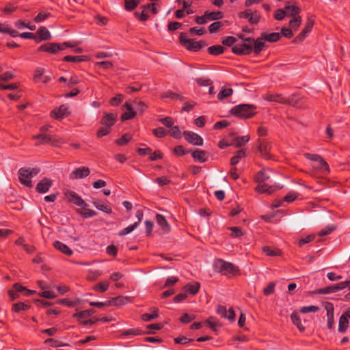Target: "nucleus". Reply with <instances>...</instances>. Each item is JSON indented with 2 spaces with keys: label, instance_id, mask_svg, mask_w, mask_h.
<instances>
[{
  "label": "nucleus",
  "instance_id": "obj_1",
  "mask_svg": "<svg viewBox=\"0 0 350 350\" xmlns=\"http://www.w3.org/2000/svg\"><path fill=\"white\" fill-rule=\"evenodd\" d=\"M256 106L250 104H241L232 107L230 112L234 116L243 119H247L253 117L256 111Z\"/></svg>",
  "mask_w": 350,
  "mask_h": 350
},
{
  "label": "nucleus",
  "instance_id": "obj_2",
  "mask_svg": "<svg viewBox=\"0 0 350 350\" xmlns=\"http://www.w3.org/2000/svg\"><path fill=\"white\" fill-rule=\"evenodd\" d=\"M40 171V168L38 167H21L18 170V179L20 183L26 187H31V178L36 176Z\"/></svg>",
  "mask_w": 350,
  "mask_h": 350
},
{
  "label": "nucleus",
  "instance_id": "obj_3",
  "mask_svg": "<svg viewBox=\"0 0 350 350\" xmlns=\"http://www.w3.org/2000/svg\"><path fill=\"white\" fill-rule=\"evenodd\" d=\"M75 44L71 42H64L63 43H46L40 46L38 49V51H45L51 54H55L59 51H63L66 48H72Z\"/></svg>",
  "mask_w": 350,
  "mask_h": 350
},
{
  "label": "nucleus",
  "instance_id": "obj_4",
  "mask_svg": "<svg viewBox=\"0 0 350 350\" xmlns=\"http://www.w3.org/2000/svg\"><path fill=\"white\" fill-rule=\"evenodd\" d=\"M244 42L241 44H235L232 48V51L237 55H249L252 51V43H254V38H245L243 39Z\"/></svg>",
  "mask_w": 350,
  "mask_h": 350
},
{
  "label": "nucleus",
  "instance_id": "obj_5",
  "mask_svg": "<svg viewBox=\"0 0 350 350\" xmlns=\"http://www.w3.org/2000/svg\"><path fill=\"white\" fill-rule=\"evenodd\" d=\"M179 39L180 44L187 49L191 51H198L204 46V42L196 41L194 39L188 38L184 33L180 34Z\"/></svg>",
  "mask_w": 350,
  "mask_h": 350
},
{
  "label": "nucleus",
  "instance_id": "obj_6",
  "mask_svg": "<svg viewBox=\"0 0 350 350\" xmlns=\"http://www.w3.org/2000/svg\"><path fill=\"white\" fill-rule=\"evenodd\" d=\"M215 265L218 271L224 275L232 274L237 271V267L233 264L221 259L217 260Z\"/></svg>",
  "mask_w": 350,
  "mask_h": 350
},
{
  "label": "nucleus",
  "instance_id": "obj_7",
  "mask_svg": "<svg viewBox=\"0 0 350 350\" xmlns=\"http://www.w3.org/2000/svg\"><path fill=\"white\" fill-rule=\"evenodd\" d=\"M348 282H341L340 283L332 284L329 286H327L325 288H319L316 291V293L317 294H329L332 293L338 292L340 290H342L349 286Z\"/></svg>",
  "mask_w": 350,
  "mask_h": 350
},
{
  "label": "nucleus",
  "instance_id": "obj_8",
  "mask_svg": "<svg viewBox=\"0 0 350 350\" xmlns=\"http://www.w3.org/2000/svg\"><path fill=\"white\" fill-rule=\"evenodd\" d=\"M185 139L191 144L196 146H202L203 139L198 134L189 131H185L183 133Z\"/></svg>",
  "mask_w": 350,
  "mask_h": 350
},
{
  "label": "nucleus",
  "instance_id": "obj_9",
  "mask_svg": "<svg viewBox=\"0 0 350 350\" xmlns=\"http://www.w3.org/2000/svg\"><path fill=\"white\" fill-rule=\"evenodd\" d=\"M65 195L70 202L76 204L78 206H81L83 208L88 206V204L75 191H67Z\"/></svg>",
  "mask_w": 350,
  "mask_h": 350
},
{
  "label": "nucleus",
  "instance_id": "obj_10",
  "mask_svg": "<svg viewBox=\"0 0 350 350\" xmlns=\"http://www.w3.org/2000/svg\"><path fill=\"white\" fill-rule=\"evenodd\" d=\"M313 21H308L304 27V29L300 32V33L296 36L293 42L295 44L299 43L302 42L308 36V33L311 31L313 27Z\"/></svg>",
  "mask_w": 350,
  "mask_h": 350
},
{
  "label": "nucleus",
  "instance_id": "obj_11",
  "mask_svg": "<svg viewBox=\"0 0 350 350\" xmlns=\"http://www.w3.org/2000/svg\"><path fill=\"white\" fill-rule=\"evenodd\" d=\"M258 149L262 157L269 159L270 144L266 139H258Z\"/></svg>",
  "mask_w": 350,
  "mask_h": 350
},
{
  "label": "nucleus",
  "instance_id": "obj_12",
  "mask_svg": "<svg viewBox=\"0 0 350 350\" xmlns=\"http://www.w3.org/2000/svg\"><path fill=\"white\" fill-rule=\"evenodd\" d=\"M90 174V169L87 167H81L77 168L70 174L71 179H81L87 177Z\"/></svg>",
  "mask_w": 350,
  "mask_h": 350
},
{
  "label": "nucleus",
  "instance_id": "obj_13",
  "mask_svg": "<svg viewBox=\"0 0 350 350\" xmlns=\"http://www.w3.org/2000/svg\"><path fill=\"white\" fill-rule=\"evenodd\" d=\"M68 113V107L62 105L59 107L53 109L51 113V116L55 119L60 120L66 116Z\"/></svg>",
  "mask_w": 350,
  "mask_h": 350
},
{
  "label": "nucleus",
  "instance_id": "obj_14",
  "mask_svg": "<svg viewBox=\"0 0 350 350\" xmlns=\"http://www.w3.org/2000/svg\"><path fill=\"white\" fill-rule=\"evenodd\" d=\"M117 120V115L116 113H105L103 118L100 120V124L107 126L109 128H111Z\"/></svg>",
  "mask_w": 350,
  "mask_h": 350
},
{
  "label": "nucleus",
  "instance_id": "obj_15",
  "mask_svg": "<svg viewBox=\"0 0 350 350\" xmlns=\"http://www.w3.org/2000/svg\"><path fill=\"white\" fill-rule=\"evenodd\" d=\"M131 298L129 297H124V296H118L116 297H113L111 299L109 300V306H120L122 305H125L128 303L131 302Z\"/></svg>",
  "mask_w": 350,
  "mask_h": 350
},
{
  "label": "nucleus",
  "instance_id": "obj_16",
  "mask_svg": "<svg viewBox=\"0 0 350 350\" xmlns=\"http://www.w3.org/2000/svg\"><path fill=\"white\" fill-rule=\"evenodd\" d=\"M52 185V181L46 178H44L41 180L36 186V191L39 193L47 192Z\"/></svg>",
  "mask_w": 350,
  "mask_h": 350
},
{
  "label": "nucleus",
  "instance_id": "obj_17",
  "mask_svg": "<svg viewBox=\"0 0 350 350\" xmlns=\"http://www.w3.org/2000/svg\"><path fill=\"white\" fill-rule=\"evenodd\" d=\"M317 172L323 175H327L329 173V167L327 163L323 159V161H318L312 166Z\"/></svg>",
  "mask_w": 350,
  "mask_h": 350
},
{
  "label": "nucleus",
  "instance_id": "obj_18",
  "mask_svg": "<svg viewBox=\"0 0 350 350\" xmlns=\"http://www.w3.org/2000/svg\"><path fill=\"white\" fill-rule=\"evenodd\" d=\"M51 136V135L46 133H39L36 135H33L32 138L38 140V142L36 143V146H39L40 144H50Z\"/></svg>",
  "mask_w": 350,
  "mask_h": 350
},
{
  "label": "nucleus",
  "instance_id": "obj_19",
  "mask_svg": "<svg viewBox=\"0 0 350 350\" xmlns=\"http://www.w3.org/2000/svg\"><path fill=\"white\" fill-rule=\"evenodd\" d=\"M265 39L260 35V37L257 38L256 40L254 39V43H252V48L254 53L258 55L263 49L265 46Z\"/></svg>",
  "mask_w": 350,
  "mask_h": 350
},
{
  "label": "nucleus",
  "instance_id": "obj_20",
  "mask_svg": "<svg viewBox=\"0 0 350 350\" xmlns=\"http://www.w3.org/2000/svg\"><path fill=\"white\" fill-rule=\"evenodd\" d=\"M276 189V187L275 186H269L268 185L264 183H260L255 188V190L257 192L261 193H268L271 194L273 192H274Z\"/></svg>",
  "mask_w": 350,
  "mask_h": 350
},
{
  "label": "nucleus",
  "instance_id": "obj_21",
  "mask_svg": "<svg viewBox=\"0 0 350 350\" xmlns=\"http://www.w3.org/2000/svg\"><path fill=\"white\" fill-rule=\"evenodd\" d=\"M124 107L127 111L122 113L121 116L122 120L124 121L133 118L136 115V111L133 110L132 105L129 103H126Z\"/></svg>",
  "mask_w": 350,
  "mask_h": 350
},
{
  "label": "nucleus",
  "instance_id": "obj_22",
  "mask_svg": "<svg viewBox=\"0 0 350 350\" xmlns=\"http://www.w3.org/2000/svg\"><path fill=\"white\" fill-rule=\"evenodd\" d=\"M156 221L157 224L161 227V228L165 232H167L170 230V226L168 224L167 220L161 214H157L156 215Z\"/></svg>",
  "mask_w": 350,
  "mask_h": 350
},
{
  "label": "nucleus",
  "instance_id": "obj_23",
  "mask_svg": "<svg viewBox=\"0 0 350 350\" xmlns=\"http://www.w3.org/2000/svg\"><path fill=\"white\" fill-rule=\"evenodd\" d=\"M53 246L55 249L59 250L61 252L67 256H71L72 254V250L70 248H69L66 244L59 241H55L53 243Z\"/></svg>",
  "mask_w": 350,
  "mask_h": 350
},
{
  "label": "nucleus",
  "instance_id": "obj_24",
  "mask_svg": "<svg viewBox=\"0 0 350 350\" xmlns=\"http://www.w3.org/2000/svg\"><path fill=\"white\" fill-rule=\"evenodd\" d=\"M327 316V327L328 329H332L334 321V307L332 304H328L326 306Z\"/></svg>",
  "mask_w": 350,
  "mask_h": 350
},
{
  "label": "nucleus",
  "instance_id": "obj_25",
  "mask_svg": "<svg viewBox=\"0 0 350 350\" xmlns=\"http://www.w3.org/2000/svg\"><path fill=\"white\" fill-rule=\"evenodd\" d=\"M200 287V284L199 282L189 283L183 287V291H185L187 294L196 295L198 292Z\"/></svg>",
  "mask_w": 350,
  "mask_h": 350
},
{
  "label": "nucleus",
  "instance_id": "obj_26",
  "mask_svg": "<svg viewBox=\"0 0 350 350\" xmlns=\"http://www.w3.org/2000/svg\"><path fill=\"white\" fill-rule=\"evenodd\" d=\"M284 10L286 11V16H291L293 17L299 16L298 14L301 11L300 8L295 5H286Z\"/></svg>",
  "mask_w": 350,
  "mask_h": 350
},
{
  "label": "nucleus",
  "instance_id": "obj_27",
  "mask_svg": "<svg viewBox=\"0 0 350 350\" xmlns=\"http://www.w3.org/2000/svg\"><path fill=\"white\" fill-rule=\"evenodd\" d=\"M193 159L200 163H204L207 159L206 152L204 150H196L192 152Z\"/></svg>",
  "mask_w": 350,
  "mask_h": 350
},
{
  "label": "nucleus",
  "instance_id": "obj_28",
  "mask_svg": "<svg viewBox=\"0 0 350 350\" xmlns=\"http://www.w3.org/2000/svg\"><path fill=\"white\" fill-rule=\"evenodd\" d=\"M264 98L268 101L276 102L282 104L286 103L285 97L280 94H267L265 96Z\"/></svg>",
  "mask_w": 350,
  "mask_h": 350
},
{
  "label": "nucleus",
  "instance_id": "obj_29",
  "mask_svg": "<svg viewBox=\"0 0 350 350\" xmlns=\"http://www.w3.org/2000/svg\"><path fill=\"white\" fill-rule=\"evenodd\" d=\"M261 36H262V38H264L265 41L269 42H275L279 40L281 38L280 33L278 32H273L269 33H262Z\"/></svg>",
  "mask_w": 350,
  "mask_h": 350
},
{
  "label": "nucleus",
  "instance_id": "obj_30",
  "mask_svg": "<svg viewBox=\"0 0 350 350\" xmlns=\"http://www.w3.org/2000/svg\"><path fill=\"white\" fill-rule=\"evenodd\" d=\"M246 157V150L245 149H241L238 150L235 154L230 159V165H235L239 161Z\"/></svg>",
  "mask_w": 350,
  "mask_h": 350
},
{
  "label": "nucleus",
  "instance_id": "obj_31",
  "mask_svg": "<svg viewBox=\"0 0 350 350\" xmlns=\"http://www.w3.org/2000/svg\"><path fill=\"white\" fill-rule=\"evenodd\" d=\"M93 204L97 209H98L104 213H106L108 214H111L112 213V209H111V206L109 204H107V203L102 202L100 201H96V202H94Z\"/></svg>",
  "mask_w": 350,
  "mask_h": 350
},
{
  "label": "nucleus",
  "instance_id": "obj_32",
  "mask_svg": "<svg viewBox=\"0 0 350 350\" xmlns=\"http://www.w3.org/2000/svg\"><path fill=\"white\" fill-rule=\"evenodd\" d=\"M262 250L266 255L269 256H280L282 252L278 248H272L269 246H264L262 248Z\"/></svg>",
  "mask_w": 350,
  "mask_h": 350
},
{
  "label": "nucleus",
  "instance_id": "obj_33",
  "mask_svg": "<svg viewBox=\"0 0 350 350\" xmlns=\"http://www.w3.org/2000/svg\"><path fill=\"white\" fill-rule=\"evenodd\" d=\"M293 323L301 332L305 330V327L301 325L300 317L297 312H293L291 316Z\"/></svg>",
  "mask_w": 350,
  "mask_h": 350
},
{
  "label": "nucleus",
  "instance_id": "obj_34",
  "mask_svg": "<svg viewBox=\"0 0 350 350\" xmlns=\"http://www.w3.org/2000/svg\"><path fill=\"white\" fill-rule=\"evenodd\" d=\"M205 16L208 19V21H215L219 20L223 18V13L220 11L217 12H205Z\"/></svg>",
  "mask_w": 350,
  "mask_h": 350
},
{
  "label": "nucleus",
  "instance_id": "obj_35",
  "mask_svg": "<svg viewBox=\"0 0 350 350\" xmlns=\"http://www.w3.org/2000/svg\"><path fill=\"white\" fill-rule=\"evenodd\" d=\"M232 92L233 90L232 88L223 87L217 94V98L219 100H222L224 98L230 96L232 94Z\"/></svg>",
  "mask_w": 350,
  "mask_h": 350
},
{
  "label": "nucleus",
  "instance_id": "obj_36",
  "mask_svg": "<svg viewBox=\"0 0 350 350\" xmlns=\"http://www.w3.org/2000/svg\"><path fill=\"white\" fill-rule=\"evenodd\" d=\"M349 320L347 319L345 317L340 316L338 324V332L340 333H345L349 327Z\"/></svg>",
  "mask_w": 350,
  "mask_h": 350
},
{
  "label": "nucleus",
  "instance_id": "obj_37",
  "mask_svg": "<svg viewBox=\"0 0 350 350\" xmlns=\"http://www.w3.org/2000/svg\"><path fill=\"white\" fill-rule=\"evenodd\" d=\"M167 133L170 136L175 139H180L183 135L180 127L174 125L167 131Z\"/></svg>",
  "mask_w": 350,
  "mask_h": 350
},
{
  "label": "nucleus",
  "instance_id": "obj_38",
  "mask_svg": "<svg viewBox=\"0 0 350 350\" xmlns=\"http://www.w3.org/2000/svg\"><path fill=\"white\" fill-rule=\"evenodd\" d=\"M95 310L93 309L85 310L79 312L75 313L73 317L77 318L79 320L81 319L88 318L95 313Z\"/></svg>",
  "mask_w": 350,
  "mask_h": 350
},
{
  "label": "nucleus",
  "instance_id": "obj_39",
  "mask_svg": "<svg viewBox=\"0 0 350 350\" xmlns=\"http://www.w3.org/2000/svg\"><path fill=\"white\" fill-rule=\"evenodd\" d=\"M37 34L40 36V40H47L51 38V33L45 27H40Z\"/></svg>",
  "mask_w": 350,
  "mask_h": 350
},
{
  "label": "nucleus",
  "instance_id": "obj_40",
  "mask_svg": "<svg viewBox=\"0 0 350 350\" xmlns=\"http://www.w3.org/2000/svg\"><path fill=\"white\" fill-rule=\"evenodd\" d=\"M208 52L212 55H219L224 52V48L221 45H214L208 48Z\"/></svg>",
  "mask_w": 350,
  "mask_h": 350
},
{
  "label": "nucleus",
  "instance_id": "obj_41",
  "mask_svg": "<svg viewBox=\"0 0 350 350\" xmlns=\"http://www.w3.org/2000/svg\"><path fill=\"white\" fill-rule=\"evenodd\" d=\"M269 178V176L267 174L265 170L258 172L255 176L256 182L260 183H264L266 180Z\"/></svg>",
  "mask_w": 350,
  "mask_h": 350
},
{
  "label": "nucleus",
  "instance_id": "obj_42",
  "mask_svg": "<svg viewBox=\"0 0 350 350\" xmlns=\"http://www.w3.org/2000/svg\"><path fill=\"white\" fill-rule=\"evenodd\" d=\"M299 97L298 95L297 94H292L291 96H290L288 98H285V101H286V103L285 104H288L290 105H292L293 107H299Z\"/></svg>",
  "mask_w": 350,
  "mask_h": 350
},
{
  "label": "nucleus",
  "instance_id": "obj_43",
  "mask_svg": "<svg viewBox=\"0 0 350 350\" xmlns=\"http://www.w3.org/2000/svg\"><path fill=\"white\" fill-rule=\"evenodd\" d=\"M301 23V18L299 16H295L289 22L290 29L296 31Z\"/></svg>",
  "mask_w": 350,
  "mask_h": 350
},
{
  "label": "nucleus",
  "instance_id": "obj_44",
  "mask_svg": "<svg viewBox=\"0 0 350 350\" xmlns=\"http://www.w3.org/2000/svg\"><path fill=\"white\" fill-rule=\"evenodd\" d=\"M249 140H250L249 135L237 137L234 139V144L236 147H241L243 145L245 144L247 142H248Z\"/></svg>",
  "mask_w": 350,
  "mask_h": 350
},
{
  "label": "nucleus",
  "instance_id": "obj_45",
  "mask_svg": "<svg viewBox=\"0 0 350 350\" xmlns=\"http://www.w3.org/2000/svg\"><path fill=\"white\" fill-rule=\"evenodd\" d=\"M138 226V222H135L132 225L127 226L118 232V235L120 237L125 236L131 232H133Z\"/></svg>",
  "mask_w": 350,
  "mask_h": 350
},
{
  "label": "nucleus",
  "instance_id": "obj_46",
  "mask_svg": "<svg viewBox=\"0 0 350 350\" xmlns=\"http://www.w3.org/2000/svg\"><path fill=\"white\" fill-rule=\"evenodd\" d=\"M109 284L107 281H103L97 284H96L94 287V290L98 292H105L109 288Z\"/></svg>",
  "mask_w": 350,
  "mask_h": 350
},
{
  "label": "nucleus",
  "instance_id": "obj_47",
  "mask_svg": "<svg viewBox=\"0 0 350 350\" xmlns=\"http://www.w3.org/2000/svg\"><path fill=\"white\" fill-rule=\"evenodd\" d=\"M29 308V306L23 302H18L13 304L12 310L16 312H19L23 310H27Z\"/></svg>",
  "mask_w": 350,
  "mask_h": 350
},
{
  "label": "nucleus",
  "instance_id": "obj_48",
  "mask_svg": "<svg viewBox=\"0 0 350 350\" xmlns=\"http://www.w3.org/2000/svg\"><path fill=\"white\" fill-rule=\"evenodd\" d=\"M260 17V13L258 11H254L251 13L248 22L251 25H256L259 23Z\"/></svg>",
  "mask_w": 350,
  "mask_h": 350
},
{
  "label": "nucleus",
  "instance_id": "obj_49",
  "mask_svg": "<svg viewBox=\"0 0 350 350\" xmlns=\"http://www.w3.org/2000/svg\"><path fill=\"white\" fill-rule=\"evenodd\" d=\"M161 98H169L172 100H182L183 99V96H181L180 94H178L177 93L173 92L172 91H167V92L163 93L161 95Z\"/></svg>",
  "mask_w": 350,
  "mask_h": 350
},
{
  "label": "nucleus",
  "instance_id": "obj_50",
  "mask_svg": "<svg viewBox=\"0 0 350 350\" xmlns=\"http://www.w3.org/2000/svg\"><path fill=\"white\" fill-rule=\"evenodd\" d=\"M51 16L50 12H40L34 18V21L37 23H40L48 18Z\"/></svg>",
  "mask_w": 350,
  "mask_h": 350
},
{
  "label": "nucleus",
  "instance_id": "obj_51",
  "mask_svg": "<svg viewBox=\"0 0 350 350\" xmlns=\"http://www.w3.org/2000/svg\"><path fill=\"white\" fill-rule=\"evenodd\" d=\"M131 135L126 133L124 134L122 137L116 139V143L119 146H124L131 140Z\"/></svg>",
  "mask_w": 350,
  "mask_h": 350
},
{
  "label": "nucleus",
  "instance_id": "obj_52",
  "mask_svg": "<svg viewBox=\"0 0 350 350\" xmlns=\"http://www.w3.org/2000/svg\"><path fill=\"white\" fill-rule=\"evenodd\" d=\"M159 121L162 124H163L164 126H165L167 128H171L174 124V119L172 118V117H170V116H167V117H165V118H160L159 120Z\"/></svg>",
  "mask_w": 350,
  "mask_h": 350
},
{
  "label": "nucleus",
  "instance_id": "obj_53",
  "mask_svg": "<svg viewBox=\"0 0 350 350\" xmlns=\"http://www.w3.org/2000/svg\"><path fill=\"white\" fill-rule=\"evenodd\" d=\"M152 133L154 135L158 138H163L168 135L167 131H165L163 127H159L152 131Z\"/></svg>",
  "mask_w": 350,
  "mask_h": 350
},
{
  "label": "nucleus",
  "instance_id": "obj_54",
  "mask_svg": "<svg viewBox=\"0 0 350 350\" xmlns=\"http://www.w3.org/2000/svg\"><path fill=\"white\" fill-rule=\"evenodd\" d=\"M63 61L67 62H81L84 61V58L83 56L66 55L64 57Z\"/></svg>",
  "mask_w": 350,
  "mask_h": 350
},
{
  "label": "nucleus",
  "instance_id": "obj_55",
  "mask_svg": "<svg viewBox=\"0 0 350 350\" xmlns=\"http://www.w3.org/2000/svg\"><path fill=\"white\" fill-rule=\"evenodd\" d=\"M223 24L221 22L216 21L211 23L208 27V31L211 33L217 32L221 27Z\"/></svg>",
  "mask_w": 350,
  "mask_h": 350
},
{
  "label": "nucleus",
  "instance_id": "obj_56",
  "mask_svg": "<svg viewBox=\"0 0 350 350\" xmlns=\"http://www.w3.org/2000/svg\"><path fill=\"white\" fill-rule=\"evenodd\" d=\"M63 143L64 140L61 137L57 135L51 136L50 145L55 147H60L61 144Z\"/></svg>",
  "mask_w": 350,
  "mask_h": 350
},
{
  "label": "nucleus",
  "instance_id": "obj_57",
  "mask_svg": "<svg viewBox=\"0 0 350 350\" xmlns=\"http://www.w3.org/2000/svg\"><path fill=\"white\" fill-rule=\"evenodd\" d=\"M138 5V1L135 0H126L125 1V9L128 11H132Z\"/></svg>",
  "mask_w": 350,
  "mask_h": 350
},
{
  "label": "nucleus",
  "instance_id": "obj_58",
  "mask_svg": "<svg viewBox=\"0 0 350 350\" xmlns=\"http://www.w3.org/2000/svg\"><path fill=\"white\" fill-rule=\"evenodd\" d=\"M237 41V39L233 36H226L223 38L222 44L227 46H232Z\"/></svg>",
  "mask_w": 350,
  "mask_h": 350
},
{
  "label": "nucleus",
  "instance_id": "obj_59",
  "mask_svg": "<svg viewBox=\"0 0 350 350\" xmlns=\"http://www.w3.org/2000/svg\"><path fill=\"white\" fill-rule=\"evenodd\" d=\"M173 151L174 153L177 156H183L189 152V151L186 150L185 148L181 145L174 147Z\"/></svg>",
  "mask_w": 350,
  "mask_h": 350
},
{
  "label": "nucleus",
  "instance_id": "obj_60",
  "mask_svg": "<svg viewBox=\"0 0 350 350\" xmlns=\"http://www.w3.org/2000/svg\"><path fill=\"white\" fill-rule=\"evenodd\" d=\"M304 157L309 160L313 161L314 162L318 161H323V158L317 154H310V153H306L304 154Z\"/></svg>",
  "mask_w": 350,
  "mask_h": 350
},
{
  "label": "nucleus",
  "instance_id": "obj_61",
  "mask_svg": "<svg viewBox=\"0 0 350 350\" xmlns=\"http://www.w3.org/2000/svg\"><path fill=\"white\" fill-rule=\"evenodd\" d=\"M158 317L157 311L154 310L152 314L145 313L142 314V318L144 321H150L152 319H157Z\"/></svg>",
  "mask_w": 350,
  "mask_h": 350
},
{
  "label": "nucleus",
  "instance_id": "obj_62",
  "mask_svg": "<svg viewBox=\"0 0 350 350\" xmlns=\"http://www.w3.org/2000/svg\"><path fill=\"white\" fill-rule=\"evenodd\" d=\"M134 106L137 111L143 113L147 108V105L142 101H135Z\"/></svg>",
  "mask_w": 350,
  "mask_h": 350
},
{
  "label": "nucleus",
  "instance_id": "obj_63",
  "mask_svg": "<svg viewBox=\"0 0 350 350\" xmlns=\"http://www.w3.org/2000/svg\"><path fill=\"white\" fill-rule=\"evenodd\" d=\"M95 65L98 68H102L106 69V70L110 69L113 67L112 63L110 62H108V61H103V62H96L95 64Z\"/></svg>",
  "mask_w": 350,
  "mask_h": 350
},
{
  "label": "nucleus",
  "instance_id": "obj_64",
  "mask_svg": "<svg viewBox=\"0 0 350 350\" xmlns=\"http://www.w3.org/2000/svg\"><path fill=\"white\" fill-rule=\"evenodd\" d=\"M286 16V11L284 9H278L274 14V18L277 21H282Z\"/></svg>",
  "mask_w": 350,
  "mask_h": 350
}]
</instances>
